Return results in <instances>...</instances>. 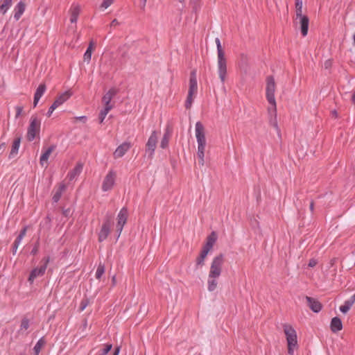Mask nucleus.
<instances>
[{"label":"nucleus","instance_id":"4be33fe9","mask_svg":"<svg viewBox=\"0 0 355 355\" xmlns=\"http://www.w3.org/2000/svg\"><path fill=\"white\" fill-rule=\"evenodd\" d=\"M83 168V164L82 163H78L74 168L70 171L67 175V178H69V181H72L77 176H78L82 172Z\"/></svg>","mask_w":355,"mask_h":355},{"label":"nucleus","instance_id":"37998d69","mask_svg":"<svg viewBox=\"0 0 355 355\" xmlns=\"http://www.w3.org/2000/svg\"><path fill=\"white\" fill-rule=\"evenodd\" d=\"M22 111H23V107H21V106H17L16 107V116H15V117L18 118L21 115Z\"/></svg>","mask_w":355,"mask_h":355},{"label":"nucleus","instance_id":"8fccbe9b","mask_svg":"<svg viewBox=\"0 0 355 355\" xmlns=\"http://www.w3.org/2000/svg\"><path fill=\"white\" fill-rule=\"evenodd\" d=\"M6 144L4 142L0 144V154L5 150Z\"/></svg>","mask_w":355,"mask_h":355},{"label":"nucleus","instance_id":"f704fd0d","mask_svg":"<svg viewBox=\"0 0 355 355\" xmlns=\"http://www.w3.org/2000/svg\"><path fill=\"white\" fill-rule=\"evenodd\" d=\"M105 273V266L104 264L100 263L96 272V278L99 279L102 277V275Z\"/></svg>","mask_w":355,"mask_h":355},{"label":"nucleus","instance_id":"13d9d810","mask_svg":"<svg viewBox=\"0 0 355 355\" xmlns=\"http://www.w3.org/2000/svg\"><path fill=\"white\" fill-rule=\"evenodd\" d=\"M119 350H120L119 347H116V348L115 349V351H114V352L113 355H118V354H119Z\"/></svg>","mask_w":355,"mask_h":355},{"label":"nucleus","instance_id":"c85d7f7f","mask_svg":"<svg viewBox=\"0 0 355 355\" xmlns=\"http://www.w3.org/2000/svg\"><path fill=\"white\" fill-rule=\"evenodd\" d=\"M171 135V132L168 128H167L166 130L165 133L163 135V137H162L161 143H160V147L162 148L165 149L168 147Z\"/></svg>","mask_w":355,"mask_h":355},{"label":"nucleus","instance_id":"9d476101","mask_svg":"<svg viewBox=\"0 0 355 355\" xmlns=\"http://www.w3.org/2000/svg\"><path fill=\"white\" fill-rule=\"evenodd\" d=\"M128 216V211L126 207H123L118 216H117V224H116V231L119 232V236L121 234L124 225L127 222Z\"/></svg>","mask_w":355,"mask_h":355},{"label":"nucleus","instance_id":"dca6fc26","mask_svg":"<svg viewBox=\"0 0 355 355\" xmlns=\"http://www.w3.org/2000/svg\"><path fill=\"white\" fill-rule=\"evenodd\" d=\"M305 299L307 306L312 311L319 313L322 310V305L317 299L309 296H306Z\"/></svg>","mask_w":355,"mask_h":355},{"label":"nucleus","instance_id":"20e7f679","mask_svg":"<svg viewBox=\"0 0 355 355\" xmlns=\"http://www.w3.org/2000/svg\"><path fill=\"white\" fill-rule=\"evenodd\" d=\"M283 329L288 343V353L290 355H293L295 348L297 347V337L296 331L291 325L288 324H283Z\"/></svg>","mask_w":355,"mask_h":355},{"label":"nucleus","instance_id":"0eeeda50","mask_svg":"<svg viewBox=\"0 0 355 355\" xmlns=\"http://www.w3.org/2000/svg\"><path fill=\"white\" fill-rule=\"evenodd\" d=\"M276 90V84L272 76L266 78V96L269 103H275V92Z\"/></svg>","mask_w":355,"mask_h":355},{"label":"nucleus","instance_id":"5fc2aeb1","mask_svg":"<svg viewBox=\"0 0 355 355\" xmlns=\"http://www.w3.org/2000/svg\"><path fill=\"white\" fill-rule=\"evenodd\" d=\"M142 1L141 8L144 10L147 0H141Z\"/></svg>","mask_w":355,"mask_h":355},{"label":"nucleus","instance_id":"a878e982","mask_svg":"<svg viewBox=\"0 0 355 355\" xmlns=\"http://www.w3.org/2000/svg\"><path fill=\"white\" fill-rule=\"evenodd\" d=\"M217 240V234L215 232H212L207 237L206 243L204 247L209 248L210 250L212 249L214 243Z\"/></svg>","mask_w":355,"mask_h":355},{"label":"nucleus","instance_id":"680f3d73","mask_svg":"<svg viewBox=\"0 0 355 355\" xmlns=\"http://www.w3.org/2000/svg\"><path fill=\"white\" fill-rule=\"evenodd\" d=\"M332 114H333L335 116H337V112H336V110L332 111Z\"/></svg>","mask_w":355,"mask_h":355},{"label":"nucleus","instance_id":"79ce46f5","mask_svg":"<svg viewBox=\"0 0 355 355\" xmlns=\"http://www.w3.org/2000/svg\"><path fill=\"white\" fill-rule=\"evenodd\" d=\"M38 250H39V242H37L36 244L35 245V246L33 247V248L32 249L31 253L33 255H35L37 253Z\"/></svg>","mask_w":355,"mask_h":355},{"label":"nucleus","instance_id":"f3484780","mask_svg":"<svg viewBox=\"0 0 355 355\" xmlns=\"http://www.w3.org/2000/svg\"><path fill=\"white\" fill-rule=\"evenodd\" d=\"M130 148L131 144L130 142H123L120 146H119L114 152V157L117 159L123 157Z\"/></svg>","mask_w":355,"mask_h":355},{"label":"nucleus","instance_id":"864d4df0","mask_svg":"<svg viewBox=\"0 0 355 355\" xmlns=\"http://www.w3.org/2000/svg\"><path fill=\"white\" fill-rule=\"evenodd\" d=\"M23 239V237L22 236H20L19 235H18V236L17 237V239H15V242L20 244L21 240Z\"/></svg>","mask_w":355,"mask_h":355},{"label":"nucleus","instance_id":"49530a36","mask_svg":"<svg viewBox=\"0 0 355 355\" xmlns=\"http://www.w3.org/2000/svg\"><path fill=\"white\" fill-rule=\"evenodd\" d=\"M19 244L16 243V242H14L13 243V246H12V253L13 254H15L16 252H17V250L18 249V247H19Z\"/></svg>","mask_w":355,"mask_h":355},{"label":"nucleus","instance_id":"de8ad7c7","mask_svg":"<svg viewBox=\"0 0 355 355\" xmlns=\"http://www.w3.org/2000/svg\"><path fill=\"white\" fill-rule=\"evenodd\" d=\"M26 231H27V227H24L20 232L19 233V236H22L23 238L25 236L26 234Z\"/></svg>","mask_w":355,"mask_h":355},{"label":"nucleus","instance_id":"4468645a","mask_svg":"<svg viewBox=\"0 0 355 355\" xmlns=\"http://www.w3.org/2000/svg\"><path fill=\"white\" fill-rule=\"evenodd\" d=\"M295 23L300 26L301 33L304 37L308 33L309 19L306 15H301L295 17Z\"/></svg>","mask_w":355,"mask_h":355},{"label":"nucleus","instance_id":"ddd939ff","mask_svg":"<svg viewBox=\"0 0 355 355\" xmlns=\"http://www.w3.org/2000/svg\"><path fill=\"white\" fill-rule=\"evenodd\" d=\"M157 143V132L154 130L152 132L150 137L146 143V152L149 153V155L152 156L154 154Z\"/></svg>","mask_w":355,"mask_h":355},{"label":"nucleus","instance_id":"ea45409f","mask_svg":"<svg viewBox=\"0 0 355 355\" xmlns=\"http://www.w3.org/2000/svg\"><path fill=\"white\" fill-rule=\"evenodd\" d=\"M112 345L107 344L105 345V348L103 349L101 355H107V353L112 349Z\"/></svg>","mask_w":355,"mask_h":355},{"label":"nucleus","instance_id":"6ab92c4d","mask_svg":"<svg viewBox=\"0 0 355 355\" xmlns=\"http://www.w3.org/2000/svg\"><path fill=\"white\" fill-rule=\"evenodd\" d=\"M46 89V85L44 83L40 84L37 88L34 94L33 107H35L42 95L44 94Z\"/></svg>","mask_w":355,"mask_h":355},{"label":"nucleus","instance_id":"f03ea898","mask_svg":"<svg viewBox=\"0 0 355 355\" xmlns=\"http://www.w3.org/2000/svg\"><path fill=\"white\" fill-rule=\"evenodd\" d=\"M196 137L198 143L197 155L199 159V164L201 166L205 164V150L206 146L205 128L200 121H198L195 125Z\"/></svg>","mask_w":355,"mask_h":355},{"label":"nucleus","instance_id":"c9c22d12","mask_svg":"<svg viewBox=\"0 0 355 355\" xmlns=\"http://www.w3.org/2000/svg\"><path fill=\"white\" fill-rule=\"evenodd\" d=\"M111 110H109V107H104L99 114V123H102L106 116V115L108 114V112Z\"/></svg>","mask_w":355,"mask_h":355},{"label":"nucleus","instance_id":"473e14b6","mask_svg":"<svg viewBox=\"0 0 355 355\" xmlns=\"http://www.w3.org/2000/svg\"><path fill=\"white\" fill-rule=\"evenodd\" d=\"M30 327V321L29 320L24 317L21 319L20 328L19 329V333L27 330Z\"/></svg>","mask_w":355,"mask_h":355},{"label":"nucleus","instance_id":"1a4fd4ad","mask_svg":"<svg viewBox=\"0 0 355 355\" xmlns=\"http://www.w3.org/2000/svg\"><path fill=\"white\" fill-rule=\"evenodd\" d=\"M112 217L110 216H107L98 233L99 242H102L107 238L110 232V227L112 226Z\"/></svg>","mask_w":355,"mask_h":355},{"label":"nucleus","instance_id":"6e6d98bb","mask_svg":"<svg viewBox=\"0 0 355 355\" xmlns=\"http://www.w3.org/2000/svg\"><path fill=\"white\" fill-rule=\"evenodd\" d=\"M314 209V202L312 200L310 203V210L313 212Z\"/></svg>","mask_w":355,"mask_h":355},{"label":"nucleus","instance_id":"f8f14e48","mask_svg":"<svg viewBox=\"0 0 355 355\" xmlns=\"http://www.w3.org/2000/svg\"><path fill=\"white\" fill-rule=\"evenodd\" d=\"M119 90L117 89L112 87L103 96L102 102L104 104V107H109V110H112L114 107V105L111 103V101L117 94Z\"/></svg>","mask_w":355,"mask_h":355},{"label":"nucleus","instance_id":"bf43d9fd","mask_svg":"<svg viewBox=\"0 0 355 355\" xmlns=\"http://www.w3.org/2000/svg\"><path fill=\"white\" fill-rule=\"evenodd\" d=\"M241 58H242V60H248L247 56H246L245 55H244V54H241Z\"/></svg>","mask_w":355,"mask_h":355},{"label":"nucleus","instance_id":"4d7b16f0","mask_svg":"<svg viewBox=\"0 0 355 355\" xmlns=\"http://www.w3.org/2000/svg\"><path fill=\"white\" fill-rule=\"evenodd\" d=\"M352 102L355 104V90H354V92L353 93L352 96Z\"/></svg>","mask_w":355,"mask_h":355},{"label":"nucleus","instance_id":"3c124183","mask_svg":"<svg viewBox=\"0 0 355 355\" xmlns=\"http://www.w3.org/2000/svg\"><path fill=\"white\" fill-rule=\"evenodd\" d=\"M119 21H117V19H114L111 21V24H110V25H111L112 26H115L119 25Z\"/></svg>","mask_w":355,"mask_h":355},{"label":"nucleus","instance_id":"2eb2a0df","mask_svg":"<svg viewBox=\"0 0 355 355\" xmlns=\"http://www.w3.org/2000/svg\"><path fill=\"white\" fill-rule=\"evenodd\" d=\"M270 106L268 107V113L269 115V123L273 127L277 128V105L276 101L275 103H270Z\"/></svg>","mask_w":355,"mask_h":355},{"label":"nucleus","instance_id":"e433bc0d","mask_svg":"<svg viewBox=\"0 0 355 355\" xmlns=\"http://www.w3.org/2000/svg\"><path fill=\"white\" fill-rule=\"evenodd\" d=\"M114 0H103L101 7L103 8H107L112 3Z\"/></svg>","mask_w":355,"mask_h":355},{"label":"nucleus","instance_id":"cd10ccee","mask_svg":"<svg viewBox=\"0 0 355 355\" xmlns=\"http://www.w3.org/2000/svg\"><path fill=\"white\" fill-rule=\"evenodd\" d=\"M21 143L20 137L16 138L12 143L11 150L9 155V158L14 157L17 153L19 150V148Z\"/></svg>","mask_w":355,"mask_h":355},{"label":"nucleus","instance_id":"603ef678","mask_svg":"<svg viewBox=\"0 0 355 355\" xmlns=\"http://www.w3.org/2000/svg\"><path fill=\"white\" fill-rule=\"evenodd\" d=\"M331 62L330 60H327L325 62H324V67L326 69L329 68L331 67Z\"/></svg>","mask_w":355,"mask_h":355},{"label":"nucleus","instance_id":"7c9ffc66","mask_svg":"<svg viewBox=\"0 0 355 355\" xmlns=\"http://www.w3.org/2000/svg\"><path fill=\"white\" fill-rule=\"evenodd\" d=\"M94 43L93 41H91L89 44V46L87 47V49L86 50L85 54H84V60L86 61L87 63L89 62L92 57V52L94 47Z\"/></svg>","mask_w":355,"mask_h":355},{"label":"nucleus","instance_id":"f257e3e1","mask_svg":"<svg viewBox=\"0 0 355 355\" xmlns=\"http://www.w3.org/2000/svg\"><path fill=\"white\" fill-rule=\"evenodd\" d=\"M224 261L223 254H219L212 260L207 279V289L210 292L215 291L217 288L218 279L221 275Z\"/></svg>","mask_w":355,"mask_h":355},{"label":"nucleus","instance_id":"b1692460","mask_svg":"<svg viewBox=\"0 0 355 355\" xmlns=\"http://www.w3.org/2000/svg\"><path fill=\"white\" fill-rule=\"evenodd\" d=\"M355 302V293L344 304L340 306V311L343 313H347Z\"/></svg>","mask_w":355,"mask_h":355},{"label":"nucleus","instance_id":"423d86ee","mask_svg":"<svg viewBox=\"0 0 355 355\" xmlns=\"http://www.w3.org/2000/svg\"><path fill=\"white\" fill-rule=\"evenodd\" d=\"M41 126V119L37 116H32L28 128L26 137L29 141H32L39 135Z\"/></svg>","mask_w":355,"mask_h":355},{"label":"nucleus","instance_id":"e2e57ef3","mask_svg":"<svg viewBox=\"0 0 355 355\" xmlns=\"http://www.w3.org/2000/svg\"><path fill=\"white\" fill-rule=\"evenodd\" d=\"M354 43L355 44V34L353 35Z\"/></svg>","mask_w":355,"mask_h":355},{"label":"nucleus","instance_id":"6e6552de","mask_svg":"<svg viewBox=\"0 0 355 355\" xmlns=\"http://www.w3.org/2000/svg\"><path fill=\"white\" fill-rule=\"evenodd\" d=\"M43 262V264L40 266L39 268H35L30 273L29 277H28V282L31 284H33L34 280L38 277H42L44 275L45 271L47 268V265L49 262V257H45L42 261Z\"/></svg>","mask_w":355,"mask_h":355},{"label":"nucleus","instance_id":"412c9836","mask_svg":"<svg viewBox=\"0 0 355 355\" xmlns=\"http://www.w3.org/2000/svg\"><path fill=\"white\" fill-rule=\"evenodd\" d=\"M330 329L333 333H336L343 329V323L338 317H334L331 319Z\"/></svg>","mask_w":355,"mask_h":355},{"label":"nucleus","instance_id":"2f4dec72","mask_svg":"<svg viewBox=\"0 0 355 355\" xmlns=\"http://www.w3.org/2000/svg\"><path fill=\"white\" fill-rule=\"evenodd\" d=\"M12 0H3L2 4L0 6V11L2 14H5L12 6Z\"/></svg>","mask_w":355,"mask_h":355},{"label":"nucleus","instance_id":"0e129e2a","mask_svg":"<svg viewBox=\"0 0 355 355\" xmlns=\"http://www.w3.org/2000/svg\"><path fill=\"white\" fill-rule=\"evenodd\" d=\"M79 119H85V116H80L78 118Z\"/></svg>","mask_w":355,"mask_h":355},{"label":"nucleus","instance_id":"a211bd4d","mask_svg":"<svg viewBox=\"0 0 355 355\" xmlns=\"http://www.w3.org/2000/svg\"><path fill=\"white\" fill-rule=\"evenodd\" d=\"M80 12V7L77 4H73L69 9L70 21L71 24H76L78 15Z\"/></svg>","mask_w":355,"mask_h":355},{"label":"nucleus","instance_id":"393cba45","mask_svg":"<svg viewBox=\"0 0 355 355\" xmlns=\"http://www.w3.org/2000/svg\"><path fill=\"white\" fill-rule=\"evenodd\" d=\"M67 188V186L65 185V184L64 183H60L58 188L56 189V191H55V193H53V201L54 202H58L61 196H62V193L65 191Z\"/></svg>","mask_w":355,"mask_h":355},{"label":"nucleus","instance_id":"aec40b11","mask_svg":"<svg viewBox=\"0 0 355 355\" xmlns=\"http://www.w3.org/2000/svg\"><path fill=\"white\" fill-rule=\"evenodd\" d=\"M71 92L69 91H67L60 95H59L55 101L53 103V105L57 108L62 104H63L65 101H67L70 96H71Z\"/></svg>","mask_w":355,"mask_h":355},{"label":"nucleus","instance_id":"c03bdc74","mask_svg":"<svg viewBox=\"0 0 355 355\" xmlns=\"http://www.w3.org/2000/svg\"><path fill=\"white\" fill-rule=\"evenodd\" d=\"M55 109H56V107H55L52 104V105L50 106V107H49V110H48V112H47V113H46V116H47L48 117H50V116H51V114H52L53 112Z\"/></svg>","mask_w":355,"mask_h":355},{"label":"nucleus","instance_id":"39448f33","mask_svg":"<svg viewBox=\"0 0 355 355\" xmlns=\"http://www.w3.org/2000/svg\"><path fill=\"white\" fill-rule=\"evenodd\" d=\"M198 89V84H197V78H196V70H193L190 73V78H189V88L188 92V95L187 100L185 101V107L187 109H190L193 101V97L196 96L197 93Z\"/></svg>","mask_w":355,"mask_h":355},{"label":"nucleus","instance_id":"58836bf2","mask_svg":"<svg viewBox=\"0 0 355 355\" xmlns=\"http://www.w3.org/2000/svg\"><path fill=\"white\" fill-rule=\"evenodd\" d=\"M89 304V300L88 299H84L81 301L80 305V311H83Z\"/></svg>","mask_w":355,"mask_h":355},{"label":"nucleus","instance_id":"4c0bfd02","mask_svg":"<svg viewBox=\"0 0 355 355\" xmlns=\"http://www.w3.org/2000/svg\"><path fill=\"white\" fill-rule=\"evenodd\" d=\"M205 257L202 255H199L196 259V266H202L204 265Z\"/></svg>","mask_w":355,"mask_h":355},{"label":"nucleus","instance_id":"9b49d317","mask_svg":"<svg viewBox=\"0 0 355 355\" xmlns=\"http://www.w3.org/2000/svg\"><path fill=\"white\" fill-rule=\"evenodd\" d=\"M116 176V173L113 171H110L106 175L102 184V189L103 191H110L113 188L115 183Z\"/></svg>","mask_w":355,"mask_h":355},{"label":"nucleus","instance_id":"052dcab7","mask_svg":"<svg viewBox=\"0 0 355 355\" xmlns=\"http://www.w3.org/2000/svg\"><path fill=\"white\" fill-rule=\"evenodd\" d=\"M115 282H116V277H115V276H113V277H112V283H113V284H115Z\"/></svg>","mask_w":355,"mask_h":355},{"label":"nucleus","instance_id":"5701e85b","mask_svg":"<svg viewBox=\"0 0 355 355\" xmlns=\"http://www.w3.org/2000/svg\"><path fill=\"white\" fill-rule=\"evenodd\" d=\"M26 5L23 1H19L14 9V18L15 20H19L21 17V16L23 15V13L25 11Z\"/></svg>","mask_w":355,"mask_h":355},{"label":"nucleus","instance_id":"72a5a7b5","mask_svg":"<svg viewBox=\"0 0 355 355\" xmlns=\"http://www.w3.org/2000/svg\"><path fill=\"white\" fill-rule=\"evenodd\" d=\"M302 0H295V12L296 16L302 15Z\"/></svg>","mask_w":355,"mask_h":355},{"label":"nucleus","instance_id":"7ed1b4c3","mask_svg":"<svg viewBox=\"0 0 355 355\" xmlns=\"http://www.w3.org/2000/svg\"><path fill=\"white\" fill-rule=\"evenodd\" d=\"M216 46H217V53H218V73L220 81L223 84L226 80L227 70V60L225 57V53L222 49L220 41L219 38H216L215 40Z\"/></svg>","mask_w":355,"mask_h":355},{"label":"nucleus","instance_id":"a18cd8bd","mask_svg":"<svg viewBox=\"0 0 355 355\" xmlns=\"http://www.w3.org/2000/svg\"><path fill=\"white\" fill-rule=\"evenodd\" d=\"M317 263H318V261H317L316 259H311L309 260L308 266L310 268H313V267L317 265Z\"/></svg>","mask_w":355,"mask_h":355},{"label":"nucleus","instance_id":"c756f323","mask_svg":"<svg viewBox=\"0 0 355 355\" xmlns=\"http://www.w3.org/2000/svg\"><path fill=\"white\" fill-rule=\"evenodd\" d=\"M46 340L44 337H42L39 339V340L35 344V347H33V351L35 355H39L41 349L45 345Z\"/></svg>","mask_w":355,"mask_h":355},{"label":"nucleus","instance_id":"69168bd1","mask_svg":"<svg viewBox=\"0 0 355 355\" xmlns=\"http://www.w3.org/2000/svg\"><path fill=\"white\" fill-rule=\"evenodd\" d=\"M179 2L182 3L184 1V0H178Z\"/></svg>","mask_w":355,"mask_h":355},{"label":"nucleus","instance_id":"09e8293b","mask_svg":"<svg viewBox=\"0 0 355 355\" xmlns=\"http://www.w3.org/2000/svg\"><path fill=\"white\" fill-rule=\"evenodd\" d=\"M62 214H63L64 216H66V217L69 216V214H70V209H63V211H62Z\"/></svg>","mask_w":355,"mask_h":355},{"label":"nucleus","instance_id":"bb28decb","mask_svg":"<svg viewBox=\"0 0 355 355\" xmlns=\"http://www.w3.org/2000/svg\"><path fill=\"white\" fill-rule=\"evenodd\" d=\"M55 146H51L49 147L41 155L40 162L42 165H43L44 163H46L49 156L52 153V152L55 150Z\"/></svg>","mask_w":355,"mask_h":355},{"label":"nucleus","instance_id":"a19ab883","mask_svg":"<svg viewBox=\"0 0 355 355\" xmlns=\"http://www.w3.org/2000/svg\"><path fill=\"white\" fill-rule=\"evenodd\" d=\"M211 250L209 249V248H207L203 246L201 252H200V255H202L204 257L206 258V257L207 256V254L209 253V252Z\"/></svg>","mask_w":355,"mask_h":355}]
</instances>
